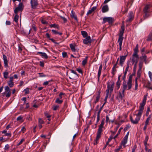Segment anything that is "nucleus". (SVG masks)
Returning <instances> with one entry per match:
<instances>
[{"label":"nucleus","instance_id":"obj_39","mask_svg":"<svg viewBox=\"0 0 152 152\" xmlns=\"http://www.w3.org/2000/svg\"><path fill=\"white\" fill-rule=\"evenodd\" d=\"M19 17L18 15L17 14H15V16L14 18V21L16 23L18 22V20L19 18Z\"/></svg>","mask_w":152,"mask_h":152},{"label":"nucleus","instance_id":"obj_16","mask_svg":"<svg viewBox=\"0 0 152 152\" xmlns=\"http://www.w3.org/2000/svg\"><path fill=\"white\" fill-rule=\"evenodd\" d=\"M150 4H146L143 9V12H150Z\"/></svg>","mask_w":152,"mask_h":152},{"label":"nucleus","instance_id":"obj_38","mask_svg":"<svg viewBox=\"0 0 152 152\" xmlns=\"http://www.w3.org/2000/svg\"><path fill=\"white\" fill-rule=\"evenodd\" d=\"M129 65H130V62H129V61H128L127 62L126 67V68L125 70V71L124 72L125 73H127L128 71V69L129 67Z\"/></svg>","mask_w":152,"mask_h":152},{"label":"nucleus","instance_id":"obj_51","mask_svg":"<svg viewBox=\"0 0 152 152\" xmlns=\"http://www.w3.org/2000/svg\"><path fill=\"white\" fill-rule=\"evenodd\" d=\"M60 17L63 20L64 23H66L67 22V20L64 17H62L61 16H60Z\"/></svg>","mask_w":152,"mask_h":152},{"label":"nucleus","instance_id":"obj_32","mask_svg":"<svg viewBox=\"0 0 152 152\" xmlns=\"http://www.w3.org/2000/svg\"><path fill=\"white\" fill-rule=\"evenodd\" d=\"M81 33L84 37L85 38L88 37V34L86 31H81Z\"/></svg>","mask_w":152,"mask_h":152},{"label":"nucleus","instance_id":"obj_43","mask_svg":"<svg viewBox=\"0 0 152 152\" xmlns=\"http://www.w3.org/2000/svg\"><path fill=\"white\" fill-rule=\"evenodd\" d=\"M120 125L119 124H118V125L115 128V129H114V132H112V131H111V132H112L113 134H115L116 131H117L118 129V128L119 127V126H120Z\"/></svg>","mask_w":152,"mask_h":152},{"label":"nucleus","instance_id":"obj_37","mask_svg":"<svg viewBox=\"0 0 152 152\" xmlns=\"http://www.w3.org/2000/svg\"><path fill=\"white\" fill-rule=\"evenodd\" d=\"M123 128L122 127H121L120 129H119L117 134L114 136L113 137V139L115 140L116 138L117 137L118 135L120 134L121 130L123 129Z\"/></svg>","mask_w":152,"mask_h":152},{"label":"nucleus","instance_id":"obj_31","mask_svg":"<svg viewBox=\"0 0 152 152\" xmlns=\"http://www.w3.org/2000/svg\"><path fill=\"white\" fill-rule=\"evenodd\" d=\"M55 102V103L57 104H61L63 102V100H60L59 98H57Z\"/></svg>","mask_w":152,"mask_h":152},{"label":"nucleus","instance_id":"obj_63","mask_svg":"<svg viewBox=\"0 0 152 152\" xmlns=\"http://www.w3.org/2000/svg\"><path fill=\"white\" fill-rule=\"evenodd\" d=\"M41 22L42 24H47L48 23L46 20H44L43 19L41 20Z\"/></svg>","mask_w":152,"mask_h":152},{"label":"nucleus","instance_id":"obj_57","mask_svg":"<svg viewBox=\"0 0 152 152\" xmlns=\"http://www.w3.org/2000/svg\"><path fill=\"white\" fill-rule=\"evenodd\" d=\"M69 70H70L71 72L73 73H74V74L76 75H77V76H78V74H77V73L75 72V71H74V70H72V69H69Z\"/></svg>","mask_w":152,"mask_h":152},{"label":"nucleus","instance_id":"obj_5","mask_svg":"<svg viewBox=\"0 0 152 152\" xmlns=\"http://www.w3.org/2000/svg\"><path fill=\"white\" fill-rule=\"evenodd\" d=\"M114 84V82L112 81L111 82V85H110V83L108 82L107 83V89L106 90V93H109V90H110V93H111L112 92L113 89Z\"/></svg>","mask_w":152,"mask_h":152},{"label":"nucleus","instance_id":"obj_56","mask_svg":"<svg viewBox=\"0 0 152 152\" xmlns=\"http://www.w3.org/2000/svg\"><path fill=\"white\" fill-rule=\"evenodd\" d=\"M23 117L20 115L18 116L16 119L17 121H20L22 120Z\"/></svg>","mask_w":152,"mask_h":152},{"label":"nucleus","instance_id":"obj_8","mask_svg":"<svg viewBox=\"0 0 152 152\" xmlns=\"http://www.w3.org/2000/svg\"><path fill=\"white\" fill-rule=\"evenodd\" d=\"M31 4L33 9H35L38 5V0H31Z\"/></svg>","mask_w":152,"mask_h":152},{"label":"nucleus","instance_id":"obj_13","mask_svg":"<svg viewBox=\"0 0 152 152\" xmlns=\"http://www.w3.org/2000/svg\"><path fill=\"white\" fill-rule=\"evenodd\" d=\"M139 58V56L138 54L136 55H134V53L132 55V64H133L136 61L138 62Z\"/></svg>","mask_w":152,"mask_h":152},{"label":"nucleus","instance_id":"obj_30","mask_svg":"<svg viewBox=\"0 0 152 152\" xmlns=\"http://www.w3.org/2000/svg\"><path fill=\"white\" fill-rule=\"evenodd\" d=\"M143 62H142V61H140L139 62V68L138 69V70H139V71H141L142 69L143 66Z\"/></svg>","mask_w":152,"mask_h":152},{"label":"nucleus","instance_id":"obj_23","mask_svg":"<svg viewBox=\"0 0 152 152\" xmlns=\"http://www.w3.org/2000/svg\"><path fill=\"white\" fill-rule=\"evenodd\" d=\"M96 8L97 7L96 6L93 7L91 10H89L88 11L87 13V15H89L91 14L96 9Z\"/></svg>","mask_w":152,"mask_h":152},{"label":"nucleus","instance_id":"obj_55","mask_svg":"<svg viewBox=\"0 0 152 152\" xmlns=\"http://www.w3.org/2000/svg\"><path fill=\"white\" fill-rule=\"evenodd\" d=\"M126 73H125V72H124V76H123V80H124V82H123V83H124V82H125L126 84V82L125 81V78H126Z\"/></svg>","mask_w":152,"mask_h":152},{"label":"nucleus","instance_id":"obj_2","mask_svg":"<svg viewBox=\"0 0 152 152\" xmlns=\"http://www.w3.org/2000/svg\"><path fill=\"white\" fill-rule=\"evenodd\" d=\"M105 118H103L102 120L101 124L99 126V128L96 134V136L95 140H94V145H96L98 143V141L101 137L102 132L103 131L102 128L104 123Z\"/></svg>","mask_w":152,"mask_h":152},{"label":"nucleus","instance_id":"obj_33","mask_svg":"<svg viewBox=\"0 0 152 152\" xmlns=\"http://www.w3.org/2000/svg\"><path fill=\"white\" fill-rule=\"evenodd\" d=\"M88 57L86 56V58L82 61V64L83 66H85L87 63Z\"/></svg>","mask_w":152,"mask_h":152},{"label":"nucleus","instance_id":"obj_45","mask_svg":"<svg viewBox=\"0 0 152 152\" xmlns=\"http://www.w3.org/2000/svg\"><path fill=\"white\" fill-rule=\"evenodd\" d=\"M148 140V136H147L145 137V140L144 141V145H147V142Z\"/></svg>","mask_w":152,"mask_h":152},{"label":"nucleus","instance_id":"obj_3","mask_svg":"<svg viewBox=\"0 0 152 152\" xmlns=\"http://www.w3.org/2000/svg\"><path fill=\"white\" fill-rule=\"evenodd\" d=\"M147 98V95H144L142 102L140 104V105L139 107V109L138 110V113L136 114H134V117H135V115H136L137 116H140V118L141 117V115L144 109V106L146 102Z\"/></svg>","mask_w":152,"mask_h":152},{"label":"nucleus","instance_id":"obj_17","mask_svg":"<svg viewBox=\"0 0 152 152\" xmlns=\"http://www.w3.org/2000/svg\"><path fill=\"white\" fill-rule=\"evenodd\" d=\"M3 58L4 60V67H7L8 66V61L7 59V57L5 55L3 54Z\"/></svg>","mask_w":152,"mask_h":152},{"label":"nucleus","instance_id":"obj_25","mask_svg":"<svg viewBox=\"0 0 152 152\" xmlns=\"http://www.w3.org/2000/svg\"><path fill=\"white\" fill-rule=\"evenodd\" d=\"M146 58L147 56L145 55L142 56L140 57V61H142V62H143L144 61L145 62V64H146L147 62Z\"/></svg>","mask_w":152,"mask_h":152},{"label":"nucleus","instance_id":"obj_61","mask_svg":"<svg viewBox=\"0 0 152 152\" xmlns=\"http://www.w3.org/2000/svg\"><path fill=\"white\" fill-rule=\"evenodd\" d=\"M24 140V139H22L19 143L17 145L18 146L20 145Z\"/></svg>","mask_w":152,"mask_h":152},{"label":"nucleus","instance_id":"obj_19","mask_svg":"<svg viewBox=\"0 0 152 152\" xmlns=\"http://www.w3.org/2000/svg\"><path fill=\"white\" fill-rule=\"evenodd\" d=\"M100 93L101 91L100 90H99L97 93V94H96V99L94 101V103L95 104H96L97 102H98L99 100V98L100 97Z\"/></svg>","mask_w":152,"mask_h":152},{"label":"nucleus","instance_id":"obj_60","mask_svg":"<svg viewBox=\"0 0 152 152\" xmlns=\"http://www.w3.org/2000/svg\"><path fill=\"white\" fill-rule=\"evenodd\" d=\"M121 145H120L118 148L115 149V152H118L120 150L121 148Z\"/></svg>","mask_w":152,"mask_h":152},{"label":"nucleus","instance_id":"obj_50","mask_svg":"<svg viewBox=\"0 0 152 152\" xmlns=\"http://www.w3.org/2000/svg\"><path fill=\"white\" fill-rule=\"evenodd\" d=\"M59 107V106L56 105H53V110H57V109Z\"/></svg>","mask_w":152,"mask_h":152},{"label":"nucleus","instance_id":"obj_62","mask_svg":"<svg viewBox=\"0 0 152 152\" xmlns=\"http://www.w3.org/2000/svg\"><path fill=\"white\" fill-rule=\"evenodd\" d=\"M24 91L26 94H28L29 92V88H26V89H24Z\"/></svg>","mask_w":152,"mask_h":152},{"label":"nucleus","instance_id":"obj_28","mask_svg":"<svg viewBox=\"0 0 152 152\" xmlns=\"http://www.w3.org/2000/svg\"><path fill=\"white\" fill-rule=\"evenodd\" d=\"M146 40L148 41H152V30L148 35Z\"/></svg>","mask_w":152,"mask_h":152},{"label":"nucleus","instance_id":"obj_24","mask_svg":"<svg viewBox=\"0 0 152 152\" xmlns=\"http://www.w3.org/2000/svg\"><path fill=\"white\" fill-rule=\"evenodd\" d=\"M102 67V64H101L100 65V66L99 67V69L98 72V80H99V77H100V76L101 75V74Z\"/></svg>","mask_w":152,"mask_h":152},{"label":"nucleus","instance_id":"obj_49","mask_svg":"<svg viewBox=\"0 0 152 152\" xmlns=\"http://www.w3.org/2000/svg\"><path fill=\"white\" fill-rule=\"evenodd\" d=\"M62 56L63 58L67 57V53L66 52H63L62 53Z\"/></svg>","mask_w":152,"mask_h":152},{"label":"nucleus","instance_id":"obj_6","mask_svg":"<svg viewBox=\"0 0 152 152\" xmlns=\"http://www.w3.org/2000/svg\"><path fill=\"white\" fill-rule=\"evenodd\" d=\"M134 119H133L132 116H130V118L131 122L134 124H138L139 121L140 119V116H137L135 115L134 117Z\"/></svg>","mask_w":152,"mask_h":152},{"label":"nucleus","instance_id":"obj_54","mask_svg":"<svg viewBox=\"0 0 152 152\" xmlns=\"http://www.w3.org/2000/svg\"><path fill=\"white\" fill-rule=\"evenodd\" d=\"M65 95V94L64 93H63V92H61L59 95V97L58 98H60V99H61L62 98V95Z\"/></svg>","mask_w":152,"mask_h":152},{"label":"nucleus","instance_id":"obj_64","mask_svg":"<svg viewBox=\"0 0 152 152\" xmlns=\"http://www.w3.org/2000/svg\"><path fill=\"white\" fill-rule=\"evenodd\" d=\"M149 76L151 79H152V73L150 71L148 72Z\"/></svg>","mask_w":152,"mask_h":152},{"label":"nucleus","instance_id":"obj_52","mask_svg":"<svg viewBox=\"0 0 152 152\" xmlns=\"http://www.w3.org/2000/svg\"><path fill=\"white\" fill-rule=\"evenodd\" d=\"M39 124H42L44 123V121L40 118L38 120Z\"/></svg>","mask_w":152,"mask_h":152},{"label":"nucleus","instance_id":"obj_10","mask_svg":"<svg viewBox=\"0 0 152 152\" xmlns=\"http://www.w3.org/2000/svg\"><path fill=\"white\" fill-rule=\"evenodd\" d=\"M5 92L7 93L6 94V97L7 98H9L11 96V89L8 86H6L5 87Z\"/></svg>","mask_w":152,"mask_h":152},{"label":"nucleus","instance_id":"obj_26","mask_svg":"<svg viewBox=\"0 0 152 152\" xmlns=\"http://www.w3.org/2000/svg\"><path fill=\"white\" fill-rule=\"evenodd\" d=\"M72 51L73 52H75L77 51H78V50H77V49L75 48V45H74L72 44H70L69 45Z\"/></svg>","mask_w":152,"mask_h":152},{"label":"nucleus","instance_id":"obj_46","mask_svg":"<svg viewBox=\"0 0 152 152\" xmlns=\"http://www.w3.org/2000/svg\"><path fill=\"white\" fill-rule=\"evenodd\" d=\"M4 77L5 79H7L8 77V72H5L3 73Z\"/></svg>","mask_w":152,"mask_h":152},{"label":"nucleus","instance_id":"obj_48","mask_svg":"<svg viewBox=\"0 0 152 152\" xmlns=\"http://www.w3.org/2000/svg\"><path fill=\"white\" fill-rule=\"evenodd\" d=\"M50 25L51 27H54L55 28H58V25L56 24H50Z\"/></svg>","mask_w":152,"mask_h":152},{"label":"nucleus","instance_id":"obj_41","mask_svg":"<svg viewBox=\"0 0 152 152\" xmlns=\"http://www.w3.org/2000/svg\"><path fill=\"white\" fill-rule=\"evenodd\" d=\"M8 85L10 88L14 86V83L13 82L8 81L7 82Z\"/></svg>","mask_w":152,"mask_h":152},{"label":"nucleus","instance_id":"obj_35","mask_svg":"<svg viewBox=\"0 0 152 152\" xmlns=\"http://www.w3.org/2000/svg\"><path fill=\"white\" fill-rule=\"evenodd\" d=\"M151 115H149V117L147 118V119L145 121V124L148 125V123L149 122V121L151 120Z\"/></svg>","mask_w":152,"mask_h":152},{"label":"nucleus","instance_id":"obj_22","mask_svg":"<svg viewBox=\"0 0 152 152\" xmlns=\"http://www.w3.org/2000/svg\"><path fill=\"white\" fill-rule=\"evenodd\" d=\"M143 12L144 14V15L143 16V18L144 20L148 18L150 16V12Z\"/></svg>","mask_w":152,"mask_h":152},{"label":"nucleus","instance_id":"obj_15","mask_svg":"<svg viewBox=\"0 0 152 152\" xmlns=\"http://www.w3.org/2000/svg\"><path fill=\"white\" fill-rule=\"evenodd\" d=\"M83 43L85 44H88L91 43V37L89 36L86 37L83 40Z\"/></svg>","mask_w":152,"mask_h":152},{"label":"nucleus","instance_id":"obj_59","mask_svg":"<svg viewBox=\"0 0 152 152\" xmlns=\"http://www.w3.org/2000/svg\"><path fill=\"white\" fill-rule=\"evenodd\" d=\"M51 41L54 43L56 44H57L58 45L59 43H58V42H56L55 41V40L53 39V38H50V39H49Z\"/></svg>","mask_w":152,"mask_h":152},{"label":"nucleus","instance_id":"obj_42","mask_svg":"<svg viewBox=\"0 0 152 152\" xmlns=\"http://www.w3.org/2000/svg\"><path fill=\"white\" fill-rule=\"evenodd\" d=\"M121 81H117L116 83V86L117 88V89L118 90L120 87V86L121 84Z\"/></svg>","mask_w":152,"mask_h":152},{"label":"nucleus","instance_id":"obj_11","mask_svg":"<svg viewBox=\"0 0 152 152\" xmlns=\"http://www.w3.org/2000/svg\"><path fill=\"white\" fill-rule=\"evenodd\" d=\"M123 36L119 35L118 39V42L119 43V50H122V43L123 40L124 39Z\"/></svg>","mask_w":152,"mask_h":152},{"label":"nucleus","instance_id":"obj_7","mask_svg":"<svg viewBox=\"0 0 152 152\" xmlns=\"http://www.w3.org/2000/svg\"><path fill=\"white\" fill-rule=\"evenodd\" d=\"M23 9V6L22 3H20L18 7H17L15 9L14 12L15 14H18V12L22 11Z\"/></svg>","mask_w":152,"mask_h":152},{"label":"nucleus","instance_id":"obj_40","mask_svg":"<svg viewBox=\"0 0 152 152\" xmlns=\"http://www.w3.org/2000/svg\"><path fill=\"white\" fill-rule=\"evenodd\" d=\"M151 84V83L148 81L146 83L145 87L149 89H152V88L150 86Z\"/></svg>","mask_w":152,"mask_h":152},{"label":"nucleus","instance_id":"obj_18","mask_svg":"<svg viewBox=\"0 0 152 152\" xmlns=\"http://www.w3.org/2000/svg\"><path fill=\"white\" fill-rule=\"evenodd\" d=\"M109 10V8L107 5L104 6L102 8V11L103 13L107 12Z\"/></svg>","mask_w":152,"mask_h":152},{"label":"nucleus","instance_id":"obj_53","mask_svg":"<svg viewBox=\"0 0 152 152\" xmlns=\"http://www.w3.org/2000/svg\"><path fill=\"white\" fill-rule=\"evenodd\" d=\"M39 75V77H46V75L44 74L43 73H38Z\"/></svg>","mask_w":152,"mask_h":152},{"label":"nucleus","instance_id":"obj_4","mask_svg":"<svg viewBox=\"0 0 152 152\" xmlns=\"http://www.w3.org/2000/svg\"><path fill=\"white\" fill-rule=\"evenodd\" d=\"M114 21L113 18L108 17H104L103 19L102 24L105 23L106 22H107L109 24H112Z\"/></svg>","mask_w":152,"mask_h":152},{"label":"nucleus","instance_id":"obj_14","mask_svg":"<svg viewBox=\"0 0 152 152\" xmlns=\"http://www.w3.org/2000/svg\"><path fill=\"white\" fill-rule=\"evenodd\" d=\"M124 30V21H123L122 22V26L121 27V29L120 31L119 35L123 36Z\"/></svg>","mask_w":152,"mask_h":152},{"label":"nucleus","instance_id":"obj_21","mask_svg":"<svg viewBox=\"0 0 152 152\" xmlns=\"http://www.w3.org/2000/svg\"><path fill=\"white\" fill-rule=\"evenodd\" d=\"M70 16L72 18H74L77 22H78V20L76 15L75 14V12L72 10L71 12Z\"/></svg>","mask_w":152,"mask_h":152},{"label":"nucleus","instance_id":"obj_36","mask_svg":"<svg viewBox=\"0 0 152 152\" xmlns=\"http://www.w3.org/2000/svg\"><path fill=\"white\" fill-rule=\"evenodd\" d=\"M118 67H115V66H113V67L112 68V73L113 75V76L115 75V73L117 71V70L115 68H118Z\"/></svg>","mask_w":152,"mask_h":152},{"label":"nucleus","instance_id":"obj_12","mask_svg":"<svg viewBox=\"0 0 152 152\" xmlns=\"http://www.w3.org/2000/svg\"><path fill=\"white\" fill-rule=\"evenodd\" d=\"M128 17V19L126 20V22H129L132 21L134 18V15L133 12H131L129 14Z\"/></svg>","mask_w":152,"mask_h":152},{"label":"nucleus","instance_id":"obj_44","mask_svg":"<svg viewBox=\"0 0 152 152\" xmlns=\"http://www.w3.org/2000/svg\"><path fill=\"white\" fill-rule=\"evenodd\" d=\"M138 77H137L135 78V90H137V89L138 88V83H137V79Z\"/></svg>","mask_w":152,"mask_h":152},{"label":"nucleus","instance_id":"obj_29","mask_svg":"<svg viewBox=\"0 0 152 152\" xmlns=\"http://www.w3.org/2000/svg\"><path fill=\"white\" fill-rule=\"evenodd\" d=\"M138 49V45L137 44L134 49V55H136V54H137Z\"/></svg>","mask_w":152,"mask_h":152},{"label":"nucleus","instance_id":"obj_27","mask_svg":"<svg viewBox=\"0 0 152 152\" xmlns=\"http://www.w3.org/2000/svg\"><path fill=\"white\" fill-rule=\"evenodd\" d=\"M127 141V139L124 137L121 143V145H123L124 147H125V144L126 143Z\"/></svg>","mask_w":152,"mask_h":152},{"label":"nucleus","instance_id":"obj_47","mask_svg":"<svg viewBox=\"0 0 152 152\" xmlns=\"http://www.w3.org/2000/svg\"><path fill=\"white\" fill-rule=\"evenodd\" d=\"M141 72V71H140L139 70H138L137 72V77L139 78H140V77Z\"/></svg>","mask_w":152,"mask_h":152},{"label":"nucleus","instance_id":"obj_20","mask_svg":"<svg viewBox=\"0 0 152 152\" xmlns=\"http://www.w3.org/2000/svg\"><path fill=\"white\" fill-rule=\"evenodd\" d=\"M37 54H41L42 57L45 59H47L48 58V56H47V54L45 53L39 52L37 53Z\"/></svg>","mask_w":152,"mask_h":152},{"label":"nucleus","instance_id":"obj_34","mask_svg":"<svg viewBox=\"0 0 152 152\" xmlns=\"http://www.w3.org/2000/svg\"><path fill=\"white\" fill-rule=\"evenodd\" d=\"M51 31L53 34H58L60 35H62V32H59L58 31H56L55 30L52 29L51 30Z\"/></svg>","mask_w":152,"mask_h":152},{"label":"nucleus","instance_id":"obj_58","mask_svg":"<svg viewBox=\"0 0 152 152\" xmlns=\"http://www.w3.org/2000/svg\"><path fill=\"white\" fill-rule=\"evenodd\" d=\"M130 126L129 125H126V126L124 129V131H126L129 128Z\"/></svg>","mask_w":152,"mask_h":152},{"label":"nucleus","instance_id":"obj_1","mask_svg":"<svg viewBox=\"0 0 152 152\" xmlns=\"http://www.w3.org/2000/svg\"><path fill=\"white\" fill-rule=\"evenodd\" d=\"M133 75H130L129 77V79L127 82V84H126L125 82L123 83L122 84L123 90L122 93L119 92V95L117 96L116 98L118 100L120 99L122 100L124 96V93L126 89L127 90H130L132 87V79Z\"/></svg>","mask_w":152,"mask_h":152},{"label":"nucleus","instance_id":"obj_9","mask_svg":"<svg viewBox=\"0 0 152 152\" xmlns=\"http://www.w3.org/2000/svg\"><path fill=\"white\" fill-rule=\"evenodd\" d=\"M127 55L124 56H120V65L122 66H123V64L124 63V62L125 61Z\"/></svg>","mask_w":152,"mask_h":152}]
</instances>
